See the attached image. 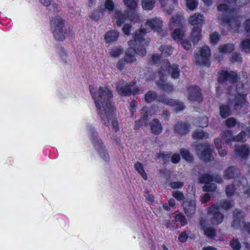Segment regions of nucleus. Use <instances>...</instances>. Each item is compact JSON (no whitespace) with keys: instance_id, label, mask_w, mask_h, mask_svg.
<instances>
[{"instance_id":"nucleus-4","label":"nucleus","mask_w":250,"mask_h":250,"mask_svg":"<svg viewBox=\"0 0 250 250\" xmlns=\"http://www.w3.org/2000/svg\"><path fill=\"white\" fill-rule=\"evenodd\" d=\"M50 26L55 39L58 41H63L66 31L64 28V21L59 16H55L51 20Z\"/></svg>"},{"instance_id":"nucleus-61","label":"nucleus","mask_w":250,"mask_h":250,"mask_svg":"<svg viewBox=\"0 0 250 250\" xmlns=\"http://www.w3.org/2000/svg\"><path fill=\"white\" fill-rule=\"evenodd\" d=\"M122 53V49L120 47L116 48L114 49L111 50L110 51V54L111 56L114 57H118Z\"/></svg>"},{"instance_id":"nucleus-22","label":"nucleus","mask_w":250,"mask_h":250,"mask_svg":"<svg viewBox=\"0 0 250 250\" xmlns=\"http://www.w3.org/2000/svg\"><path fill=\"white\" fill-rule=\"evenodd\" d=\"M164 78V77H161L160 81H157V84L161 89L167 92H170L173 90L174 88L173 85L166 83Z\"/></svg>"},{"instance_id":"nucleus-7","label":"nucleus","mask_w":250,"mask_h":250,"mask_svg":"<svg viewBox=\"0 0 250 250\" xmlns=\"http://www.w3.org/2000/svg\"><path fill=\"white\" fill-rule=\"evenodd\" d=\"M208 215L210 216V220L213 225L220 224L223 221L224 215L220 211L218 205L213 204L208 210Z\"/></svg>"},{"instance_id":"nucleus-21","label":"nucleus","mask_w":250,"mask_h":250,"mask_svg":"<svg viewBox=\"0 0 250 250\" xmlns=\"http://www.w3.org/2000/svg\"><path fill=\"white\" fill-rule=\"evenodd\" d=\"M42 4L44 6L48 7V10L53 13L59 10L57 4L54 3V0H39Z\"/></svg>"},{"instance_id":"nucleus-40","label":"nucleus","mask_w":250,"mask_h":250,"mask_svg":"<svg viewBox=\"0 0 250 250\" xmlns=\"http://www.w3.org/2000/svg\"><path fill=\"white\" fill-rule=\"evenodd\" d=\"M198 180L201 184H208L210 182H211L212 175L208 173L202 174L199 176Z\"/></svg>"},{"instance_id":"nucleus-24","label":"nucleus","mask_w":250,"mask_h":250,"mask_svg":"<svg viewBox=\"0 0 250 250\" xmlns=\"http://www.w3.org/2000/svg\"><path fill=\"white\" fill-rule=\"evenodd\" d=\"M134 42H135L137 47H135L134 48L136 49V53L141 55V56H145L146 54V49L144 45H147L148 43L146 44L137 43L135 42V40L134 41H130L128 42L129 46H131V44H133Z\"/></svg>"},{"instance_id":"nucleus-19","label":"nucleus","mask_w":250,"mask_h":250,"mask_svg":"<svg viewBox=\"0 0 250 250\" xmlns=\"http://www.w3.org/2000/svg\"><path fill=\"white\" fill-rule=\"evenodd\" d=\"M119 36L118 32L115 30H110L104 35V40L106 43H113L117 41Z\"/></svg>"},{"instance_id":"nucleus-16","label":"nucleus","mask_w":250,"mask_h":250,"mask_svg":"<svg viewBox=\"0 0 250 250\" xmlns=\"http://www.w3.org/2000/svg\"><path fill=\"white\" fill-rule=\"evenodd\" d=\"M150 126L151 132L154 134H160L163 131L162 125L157 119L152 120L150 123Z\"/></svg>"},{"instance_id":"nucleus-13","label":"nucleus","mask_w":250,"mask_h":250,"mask_svg":"<svg viewBox=\"0 0 250 250\" xmlns=\"http://www.w3.org/2000/svg\"><path fill=\"white\" fill-rule=\"evenodd\" d=\"M234 183L237 185V190L242 191L245 193L250 194V187L246 178L242 177L238 180L235 181Z\"/></svg>"},{"instance_id":"nucleus-27","label":"nucleus","mask_w":250,"mask_h":250,"mask_svg":"<svg viewBox=\"0 0 250 250\" xmlns=\"http://www.w3.org/2000/svg\"><path fill=\"white\" fill-rule=\"evenodd\" d=\"M126 20V16L122 13L117 11L115 15V24L118 26H120L124 23Z\"/></svg>"},{"instance_id":"nucleus-15","label":"nucleus","mask_w":250,"mask_h":250,"mask_svg":"<svg viewBox=\"0 0 250 250\" xmlns=\"http://www.w3.org/2000/svg\"><path fill=\"white\" fill-rule=\"evenodd\" d=\"M133 86V84L125 83L124 84L118 85L116 89L119 95L124 96H129L131 94Z\"/></svg>"},{"instance_id":"nucleus-56","label":"nucleus","mask_w":250,"mask_h":250,"mask_svg":"<svg viewBox=\"0 0 250 250\" xmlns=\"http://www.w3.org/2000/svg\"><path fill=\"white\" fill-rule=\"evenodd\" d=\"M186 1L187 6L191 10L195 9L198 5V2L196 0H189Z\"/></svg>"},{"instance_id":"nucleus-26","label":"nucleus","mask_w":250,"mask_h":250,"mask_svg":"<svg viewBox=\"0 0 250 250\" xmlns=\"http://www.w3.org/2000/svg\"><path fill=\"white\" fill-rule=\"evenodd\" d=\"M140 114L141 115V117L140 119H139V122H142L145 126H147L149 120V114L147 108L146 107H144L142 108L140 111Z\"/></svg>"},{"instance_id":"nucleus-48","label":"nucleus","mask_w":250,"mask_h":250,"mask_svg":"<svg viewBox=\"0 0 250 250\" xmlns=\"http://www.w3.org/2000/svg\"><path fill=\"white\" fill-rule=\"evenodd\" d=\"M161 5L162 7L163 8V10L166 11L167 13L170 15L172 13V8L171 7H168L167 6V4L168 0H159Z\"/></svg>"},{"instance_id":"nucleus-33","label":"nucleus","mask_w":250,"mask_h":250,"mask_svg":"<svg viewBox=\"0 0 250 250\" xmlns=\"http://www.w3.org/2000/svg\"><path fill=\"white\" fill-rule=\"evenodd\" d=\"M204 231V234L209 239H215L216 236L217 231L215 229L211 227H208Z\"/></svg>"},{"instance_id":"nucleus-41","label":"nucleus","mask_w":250,"mask_h":250,"mask_svg":"<svg viewBox=\"0 0 250 250\" xmlns=\"http://www.w3.org/2000/svg\"><path fill=\"white\" fill-rule=\"evenodd\" d=\"M181 17L179 15L173 16L169 21V25L171 29L173 28L175 26H179L180 25Z\"/></svg>"},{"instance_id":"nucleus-32","label":"nucleus","mask_w":250,"mask_h":250,"mask_svg":"<svg viewBox=\"0 0 250 250\" xmlns=\"http://www.w3.org/2000/svg\"><path fill=\"white\" fill-rule=\"evenodd\" d=\"M159 49L161 52L162 56L164 57L170 56L172 53V50L171 46L169 45H161Z\"/></svg>"},{"instance_id":"nucleus-51","label":"nucleus","mask_w":250,"mask_h":250,"mask_svg":"<svg viewBox=\"0 0 250 250\" xmlns=\"http://www.w3.org/2000/svg\"><path fill=\"white\" fill-rule=\"evenodd\" d=\"M226 194L229 196H231L234 194V192H238L237 188H234L233 184L228 185L226 188Z\"/></svg>"},{"instance_id":"nucleus-52","label":"nucleus","mask_w":250,"mask_h":250,"mask_svg":"<svg viewBox=\"0 0 250 250\" xmlns=\"http://www.w3.org/2000/svg\"><path fill=\"white\" fill-rule=\"evenodd\" d=\"M217 188V186L214 183H211L205 185L203 187V190L204 192H211L214 191Z\"/></svg>"},{"instance_id":"nucleus-59","label":"nucleus","mask_w":250,"mask_h":250,"mask_svg":"<svg viewBox=\"0 0 250 250\" xmlns=\"http://www.w3.org/2000/svg\"><path fill=\"white\" fill-rule=\"evenodd\" d=\"M230 246L234 250H239L241 244L238 239H232L230 243Z\"/></svg>"},{"instance_id":"nucleus-8","label":"nucleus","mask_w":250,"mask_h":250,"mask_svg":"<svg viewBox=\"0 0 250 250\" xmlns=\"http://www.w3.org/2000/svg\"><path fill=\"white\" fill-rule=\"evenodd\" d=\"M237 75L236 72L232 71L221 70L218 77L219 82L225 87H227L228 83L230 84L234 83L237 80Z\"/></svg>"},{"instance_id":"nucleus-28","label":"nucleus","mask_w":250,"mask_h":250,"mask_svg":"<svg viewBox=\"0 0 250 250\" xmlns=\"http://www.w3.org/2000/svg\"><path fill=\"white\" fill-rule=\"evenodd\" d=\"M184 209L185 213L187 216H191L195 210V204L194 203L191 202L189 203L185 204L184 205Z\"/></svg>"},{"instance_id":"nucleus-35","label":"nucleus","mask_w":250,"mask_h":250,"mask_svg":"<svg viewBox=\"0 0 250 250\" xmlns=\"http://www.w3.org/2000/svg\"><path fill=\"white\" fill-rule=\"evenodd\" d=\"M137 0H124V4L131 11H134L138 7Z\"/></svg>"},{"instance_id":"nucleus-34","label":"nucleus","mask_w":250,"mask_h":250,"mask_svg":"<svg viewBox=\"0 0 250 250\" xmlns=\"http://www.w3.org/2000/svg\"><path fill=\"white\" fill-rule=\"evenodd\" d=\"M234 49L233 43L224 44L219 46V50L220 52L227 53L232 51Z\"/></svg>"},{"instance_id":"nucleus-53","label":"nucleus","mask_w":250,"mask_h":250,"mask_svg":"<svg viewBox=\"0 0 250 250\" xmlns=\"http://www.w3.org/2000/svg\"><path fill=\"white\" fill-rule=\"evenodd\" d=\"M247 134L245 131H241L237 135L234 136V141L244 142L246 141Z\"/></svg>"},{"instance_id":"nucleus-63","label":"nucleus","mask_w":250,"mask_h":250,"mask_svg":"<svg viewBox=\"0 0 250 250\" xmlns=\"http://www.w3.org/2000/svg\"><path fill=\"white\" fill-rule=\"evenodd\" d=\"M170 187L173 189L181 188L184 185V183L180 181L172 182L169 184Z\"/></svg>"},{"instance_id":"nucleus-30","label":"nucleus","mask_w":250,"mask_h":250,"mask_svg":"<svg viewBox=\"0 0 250 250\" xmlns=\"http://www.w3.org/2000/svg\"><path fill=\"white\" fill-rule=\"evenodd\" d=\"M228 104L229 105L223 104L220 106V114L223 118L228 117L231 113L229 106H232V105H229V104Z\"/></svg>"},{"instance_id":"nucleus-11","label":"nucleus","mask_w":250,"mask_h":250,"mask_svg":"<svg viewBox=\"0 0 250 250\" xmlns=\"http://www.w3.org/2000/svg\"><path fill=\"white\" fill-rule=\"evenodd\" d=\"M188 99L190 101H200L201 100L200 88L197 86H191L188 88Z\"/></svg>"},{"instance_id":"nucleus-39","label":"nucleus","mask_w":250,"mask_h":250,"mask_svg":"<svg viewBox=\"0 0 250 250\" xmlns=\"http://www.w3.org/2000/svg\"><path fill=\"white\" fill-rule=\"evenodd\" d=\"M157 96V94L154 91H148L145 95V99L146 103H150L154 101Z\"/></svg>"},{"instance_id":"nucleus-38","label":"nucleus","mask_w":250,"mask_h":250,"mask_svg":"<svg viewBox=\"0 0 250 250\" xmlns=\"http://www.w3.org/2000/svg\"><path fill=\"white\" fill-rule=\"evenodd\" d=\"M241 50L245 53H250V39H244L240 43Z\"/></svg>"},{"instance_id":"nucleus-5","label":"nucleus","mask_w":250,"mask_h":250,"mask_svg":"<svg viewBox=\"0 0 250 250\" xmlns=\"http://www.w3.org/2000/svg\"><path fill=\"white\" fill-rule=\"evenodd\" d=\"M195 62L196 64L199 65L208 66L209 58L210 55L209 47L205 45L198 48L194 51Z\"/></svg>"},{"instance_id":"nucleus-1","label":"nucleus","mask_w":250,"mask_h":250,"mask_svg":"<svg viewBox=\"0 0 250 250\" xmlns=\"http://www.w3.org/2000/svg\"><path fill=\"white\" fill-rule=\"evenodd\" d=\"M89 88L102 123L105 126H108L110 121L112 120L111 125L114 129L117 131L119 130L118 121L112 120L114 109L111 103L113 98L111 91L107 87H100L98 92L95 93L93 91V86L90 85Z\"/></svg>"},{"instance_id":"nucleus-42","label":"nucleus","mask_w":250,"mask_h":250,"mask_svg":"<svg viewBox=\"0 0 250 250\" xmlns=\"http://www.w3.org/2000/svg\"><path fill=\"white\" fill-rule=\"evenodd\" d=\"M135 169L145 180L147 179V175L145 172L142 164L137 162L134 165Z\"/></svg>"},{"instance_id":"nucleus-50","label":"nucleus","mask_w":250,"mask_h":250,"mask_svg":"<svg viewBox=\"0 0 250 250\" xmlns=\"http://www.w3.org/2000/svg\"><path fill=\"white\" fill-rule=\"evenodd\" d=\"M181 154L183 158L187 161H191L192 160V156L190 152L185 148H182L180 151Z\"/></svg>"},{"instance_id":"nucleus-6","label":"nucleus","mask_w":250,"mask_h":250,"mask_svg":"<svg viewBox=\"0 0 250 250\" xmlns=\"http://www.w3.org/2000/svg\"><path fill=\"white\" fill-rule=\"evenodd\" d=\"M89 131L92 135V142L94 144L95 147L98 150L100 155L105 162H108L109 160V155L107 152V150L104 146H102V144L98 139L97 133L92 126L89 127Z\"/></svg>"},{"instance_id":"nucleus-17","label":"nucleus","mask_w":250,"mask_h":250,"mask_svg":"<svg viewBox=\"0 0 250 250\" xmlns=\"http://www.w3.org/2000/svg\"><path fill=\"white\" fill-rule=\"evenodd\" d=\"M240 174V170L235 167H228L224 172L225 178L227 179H234Z\"/></svg>"},{"instance_id":"nucleus-58","label":"nucleus","mask_w":250,"mask_h":250,"mask_svg":"<svg viewBox=\"0 0 250 250\" xmlns=\"http://www.w3.org/2000/svg\"><path fill=\"white\" fill-rule=\"evenodd\" d=\"M172 196L178 201H182L185 199L184 195L182 192L179 190H175L172 192Z\"/></svg>"},{"instance_id":"nucleus-44","label":"nucleus","mask_w":250,"mask_h":250,"mask_svg":"<svg viewBox=\"0 0 250 250\" xmlns=\"http://www.w3.org/2000/svg\"><path fill=\"white\" fill-rule=\"evenodd\" d=\"M217 10L220 12L228 13L233 11V8H231L227 3H220L217 7Z\"/></svg>"},{"instance_id":"nucleus-64","label":"nucleus","mask_w":250,"mask_h":250,"mask_svg":"<svg viewBox=\"0 0 250 250\" xmlns=\"http://www.w3.org/2000/svg\"><path fill=\"white\" fill-rule=\"evenodd\" d=\"M160 60V57L157 54H154L152 55L150 62L151 64H157Z\"/></svg>"},{"instance_id":"nucleus-62","label":"nucleus","mask_w":250,"mask_h":250,"mask_svg":"<svg viewBox=\"0 0 250 250\" xmlns=\"http://www.w3.org/2000/svg\"><path fill=\"white\" fill-rule=\"evenodd\" d=\"M105 7L109 11H112L114 7V4L111 0H107L105 2Z\"/></svg>"},{"instance_id":"nucleus-37","label":"nucleus","mask_w":250,"mask_h":250,"mask_svg":"<svg viewBox=\"0 0 250 250\" xmlns=\"http://www.w3.org/2000/svg\"><path fill=\"white\" fill-rule=\"evenodd\" d=\"M208 136V134L202 129H196L194 131L192 134V137L194 139H203Z\"/></svg>"},{"instance_id":"nucleus-47","label":"nucleus","mask_w":250,"mask_h":250,"mask_svg":"<svg viewBox=\"0 0 250 250\" xmlns=\"http://www.w3.org/2000/svg\"><path fill=\"white\" fill-rule=\"evenodd\" d=\"M209 38L212 44L215 45L220 40V36L218 32H214L210 34Z\"/></svg>"},{"instance_id":"nucleus-14","label":"nucleus","mask_w":250,"mask_h":250,"mask_svg":"<svg viewBox=\"0 0 250 250\" xmlns=\"http://www.w3.org/2000/svg\"><path fill=\"white\" fill-rule=\"evenodd\" d=\"M234 152L236 156L240 159H246L249 155V147L245 145L235 146Z\"/></svg>"},{"instance_id":"nucleus-43","label":"nucleus","mask_w":250,"mask_h":250,"mask_svg":"<svg viewBox=\"0 0 250 250\" xmlns=\"http://www.w3.org/2000/svg\"><path fill=\"white\" fill-rule=\"evenodd\" d=\"M170 74H171V77L174 79H176L179 77L180 70L178 65L176 64H173L171 65Z\"/></svg>"},{"instance_id":"nucleus-25","label":"nucleus","mask_w":250,"mask_h":250,"mask_svg":"<svg viewBox=\"0 0 250 250\" xmlns=\"http://www.w3.org/2000/svg\"><path fill=\"white\" fill-rule=\"evenodd\" d=\"M212 149L208 144H205V147L201 153V157L205 161L210 160L212 157Z\"/></svg>"},{"instance_id":"nucleus-54","label":"nucleus","mask_w":250,"mask_h":250,"mask_svg":"<svg viewBox=\"0 0 250 250\" xmlns=\"http://www.w3.org/2000/svg\"><path fill=\"white\" fill-rule=\"evenodd\" d=\"M175 220L176 221L180 222L181 225H186L188 222L186 217L182 213H179L175 216Z\"/></svg>"},{"instance_id":"nucleus-2","label":"nucleus","mask_w":250,"mask_h":250,"mask_svg":"<svg viewBox=\"0 0 250 250\" xmlns=\"http://www.w3.org/2000/svg\"><path fill=\"white\" fill-rule=\"evenodd\" d=\"M162 26V21L157 18L147 19L142 24L140 30L135 35V42L137 43L146 44L149 43L150 40L146 33L151 30L158 31Z\"/></svg>"},{"instance_id":"nucleus-12","label":"nucleus","mask_w":250,"mask_h":250,"mask_svg":"<svg viewBox=\"0 0 250 250\" xmlns=\"http://www.w3.org/2000/svg\"><path fill=\"white\" fill-rule=\"evenodd\" d=\"M190 125L187 123L178 122L175 125L174 133L177 135L183 136L189 131Z\"/></svg>"},{"instance_id":"nucleus-31","label":"nucleus","mask_w":250,"mask_h":250,"mask_svg":"<svg viewBox=\"0 0 250 250\" xmlns=\"http://www.w3.org/2000/svg\"><path fill=\"white\" fill-rule=\"evenodd\" d=\"M171 65L169 62H166L161 66V70L159 71V74L161 75V77H164V75L170 74Z\"/></svg>"},{"instance_id":"nucleus-3","label":"nucleus","mask_w":250,"mask_h":250,"mask_svg":"<svg viewBox=\"0 0 250 250\" xmlns=\"http://www.w3.org/2000/svg\"><path fill=\"white\" fill-rule=\"evenodd\" d=\"M234 87V83H232L226 87L227 92L231 96L229 97V105H233L234 109L239 110L246 104L245 98L242 95L245 93L243 90L244 85L242 83L238 82L235 90Z\"/></svg>"},{"instance_id":"nucleus-23","label":"nucleus","mask_w":250,"mask_h":250,"mask_svg":"<svg viewBox=\"0 0 250 250\" xmlns=\"http://www.w3.org/2000/svg\"><path fill=\"white\" fill-rule=\"evenodd\" d=\"M130 46V49L126 52L124 60L126 63H131L136 60L135 57V54L136 53V49L133 48L132 46Z\"/></svg>"},{"instance_id":"nucleus-46","label":"nucleus","mask_w":250,"mask_h":250,"mask_svg":"<svg viewBox=\"0 0 250 250\" xmlns=\"http://www.w3.org/2000/svg\"><path fill=\"white\" fill-rule=\"evenodd\" d=\"M226 125L229 128H232L234 126L238 125H240V123L238 122L237 120L233 117H230L228 118L226 121Z\"/></svg>"},{"instance_id":"nucleus-18","label":"nucleus","mask_w":250,"mask_h":250,"mask_svg":"<svg viewBox=\"0 0 250 250\" xmlns=\"http://www.w3.org/2000/svg\"><path fill=\"white\" fill-rule=\"evenodd\" d=\"M202 28L200 27H193L190 35V40L193 45H195L201 38Z\"/></svg>"},{"instance_id":"nucleus-57","label":"nucleus","mask_w":250,"mask_h":250,"mask_svg":"<svg viewBox=\"0 0 250 250\" xmlns=\"http://www.w3.org/2000/svg\"><path fill=\"white\" fill-rule=\"evenodd\" d=\"M172 37L175 40H179L182 39L183 33L179 28L175 29L172 34Z\"/></svg>"},{"instance_id":"nucleus-20","label":"nucleus","mask_w":250,"mask_h":250,"mask_svg":"<svg viewBox=\"0 0 250 250\" xmlns=\"http://www.w3.org/2000/svg\"><path fill=\"white\" fill-rule=\"evenodd\" d=\"M166 103L167 104L173 106L176 111L182 110L185 108L183 103L177 100L168 99L166 100Z\"/></svg>"},{"instance_id":"nucleus-49","label":"nucleus","mask_w":250,"mask_h":250,"mask_svg":"<svg viewBox=\"0 0 250 250\" xmlns=\"http://www.w3.org/2000/svg\"><path fill=\"white\" fill-rule=\"evenodd\" d=\"M198 123L197 125L202 127H206L208 125V118L207 116H204L199 117L197 120Z\"/></svg>"},{"instance_id":"nucleus-29","label":"nucleus","mask_w":250,"mask_h":250,"mask_svg":"<svg viewBox=\"0 0 250 250\" xmlns=\"http://www.w3.org/2000/svg\"><path fill=\"white\" fill-rule=\"evenodd\" d=\"M221 138L226 144H229L232 141H234V136H233L231 131L226 130L222 133Z\"/></svg>"},{"instance_id":"nucleus-45","label":"nucleus","mask_w":250,"mask_h":250,"mask_svg":"<svg viewBox=\"0 0 250 250\" xmlns=\"http://www.w3.org/2000/svg\"><path fill=\"white\" fill-rule=\"evenodd\" d=\"M233 205V202L229 200L221 201L220 203V206L222 209L225 210L231 208Z\"/></svg>"},{"instance_id":"nucleus-60","label":"nucleus","mask_w":250,"mask_h":250,"mask_svg":"<svg viewBox=\"0 0 250 250\" xmlns=\"http://www.w3.org/2000/svg\"><path fill=\"white\" fill-rule=\"evenodd\" d=\"M229 15L227 14V13L220 14L218 17V19L221 21L223 22H229V23L231 21L229 20Z\"/></svg>"},{"instance_id":"nucleus-55","label":"nucleus","mask_w":250,"mask_h":250,"mask_svg":"<svg viewBox=\"0 0 250 250\" xmlns=\"http://www.w3.org/2000/svg\"><path fill=\"white\" fill-rule=\"evenodd\" d=\"M230 61L234 62H242V57L239 53L234 52L232 54Z\"/></svg>"},{"instance_id":"nucleus-9","label":"nucleus","mask_w":250,"mask_h":250,"mask_svg":"<svg viewBox=\"0 0 250 250\" xmlns=\"http://www.w3.org/2000/svg\"><path fill=\"white\" fill-rule=\"evenodd\" d=\"M245 215L239 209L235 208L233 210V221L231 226L234 229H238L242 228L246 223Z\"/></svg>"},{"instance_id":"nucleus-10","label":"nucleus","mask_w":250,"mask_h":250,"mask_svg":"<svg viewBox=\"0 0 250 250\" xmlns=\"http://www.w3.org/2000/svg\"><path fill=\"white\" fill-rule=\"evenodd\" d=\"M188 21L193 27L198 26L202 28L203 24L205 22V20L203 15L199 13H195L193 15L189 17Z\"/></svg>"},{"instance_id":"nucleus-36","label":"nucleus","mask_w":250,"mask_h":250,"mask_svg":"<svg viewBox=\"0 0 250 250\" xmlns=\"http://www.w3.org/2000/svg\"><path fill=\"white\" fill-rule=\"evenodd\" d=\"M155 3V0H142L141 4L144 10H150L154 8Z\"/></svg>"}]
</instances>
